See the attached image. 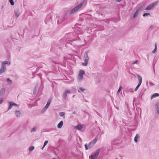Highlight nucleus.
<instances>
[{
  "mask_svg": "<svg viewBox=\"0 0 159 159\" xmlns=\"http://www.w3.org/2000/svg\"><path fill=\"white\" fill-rule=\"evenodd\" d=\"M148 15H149V13H144L143 15V16H147Z\"/></svg>",
  "mask_w": 159,
  "mask_h": 159,
  "instance_id": "30",
  "label": "nucleus"
},
{
  "mask_svg": "<svg viewBox=\"0 0 159 159\" xmlns=\"http://www.w3.org/2000/svg\"><path fill=\"white\" fill-rule=\"evenodd\" d=\"M84 146H85V148L86 149V150H88V147H87V145H86V144H85V145H84Z\"/></svg>",
  "mask_w": 159,
  "mask_h": 159,
  "instance_id": "32",
  "label": "nucleus"
},
{
  "mask_svg": "<svg viewBox=\"0 0 159 159\" xmlns=\"http://www.w3.org/2000/svg\"><path fill=\"white\" fill-rule=\"evenodd\" d=\"M84 3V1L81 2L80 4L78 5L77 7H75L74 8L76 11L80 9L83 5V3Z\"/></svg>",
  "mask_w": 159,
  "mask_h": 159,
  "instance_id": "7",
  "label": "nucleus"
},
{
  "mask_svg": "<svg viewBox=\"0 0 159 159\" xmlns=\"http://www.w3.org/2000/svg\"><path fill=\"white\" fill-rule=\"evenodd\" d=\"M6 70V67L5 66H4V64H3V65H2V68L0 69V74H1L2 73L4 72Z\"/></svg>",
  "mask_w": 159,
  "mask_h": 159,
  "instance_id": "8",
  "label": "nucleus"
},
{
  "mask_svg": "<svg viewBox=\"0 0 159 159\" xmlns=\"http://www.w3.org/2000/svg\"><path fill=\"white\" fill-rule=\"evenodd\" d=\"M138 77L139 80V84H141L142 82V78L141 77L139 76V75H138Z\"/></svg>",
  "mask_w": 159,
  "mask_h": 159,
  "instance_id": "15",
  "label": "nucleus"
},
{
  "mask_svg": "<svg viewBox=\"0 0 159 159\" xmlns=\"http://www.w3.org/2000/svg\"><path fill=\"white\" fill-rule=\"evenodd\" d=\"M2 101H3V100L2 99H0V104L2 102Z\"/></svg>",
  "mask_w": 159,
  "mask_h": 159,
  "instance_id": "34",
  "label": "nucleus"
},
{
  "mask_svg": "<svg viewBox=\"0 0 159 159\" xmlns=\"http://www.w3.org/2000/svg\"><path fill=\"white\" fill-rule=\"evenodd\" d=\"M76 11H75V9L74 8L71 11L70 13L71 14H73Z\"/></svg>",
  "mask_w": 159,
  "mask_h": 159,
  "instance_id": "26",
  "label": "nucleus"
},
{
  "mask_svg": "<svg viewBox=\"0 0 159 159\" xmlns=\"http://www.w3.org/2000/svg\"><path fill=\"white\" fill-rule=\"evenodd\" d=\"M75 127L77 129L80 130L82 128L83 126L80 125H78Z\"/></svg>",
  "mask_w": 159,
  "mask_h": 159,
  "instance_id": "16",
  "label": "nucleus"
},
{
  "mask_svg": "<svg viewBox=\"0 0 159 159\" xmlns=\"http://www.w3.org/2000/svg\"><path fill=\"white\" fill-rule=\"evenodd\" d=\"M80 89L81 91H83L85 90L82 87L80 88Z\"/></svg>",
  "mask_w": 159,
  "mask_h": 159,
  "instance_id": "31",
  "label": "nucleus"
},
{
  "mask_svg": "<svg viewBox=\"0 0 159 159\" xmlns=\"http://www.w3.org/2000/svg\"><path fill=\"white\" fill-rule=\"evenodd\" d=\"M3 64H4V66H5V65L6 64L9 65L10 64V62L8 61H6L2 62V65H3Z\"/></svg>",
  "mask_w": 159,
  "mask_h": 159,
  "instance_id": "18",
  "label": "nucleus"
},
{
  "mask_svg": "<svg viewBox=\"0 0 159 159\" xmlns=\"http://www.w3.org/2000/svg\"><path fill=\"white\" fill-rule=\"evenodd\" d=\"M98 139L96 138L94 139L92 142H90L89 144L88 147L89 148H91L93 145H94L97 141Z\"/></svg>",
  "mask_w": 159,
  "mask_h": 159,
  "instance_id": "3",
  "label": "nucleus"
},
{
  "mask_svg": "<svg viewBox=\"0 0 159 159\" xmlns=\"http://www.w3.org/2000/svg\"><path fill=\"white\" fill-rule=\"evenodd\" d=\"M141 7H139L136 10V11L134 13V14L133 16V18H135L138 15V13L141 10Z\"/></svg>",
  "mask_w": 159,
  "mask_h": 159,
  "instance_id": "6",
  "label": "nucleus"
},
{
  "mask_svg": "<svg viewBox=\"0 0 159 159\" xmlns=\"http://www.w3.org/2000/svg\"><path fill=\"white\" fill-rule=\"evenodd\" d=\"M157 4L156 2H155L152 3L148 6L146 8L145 10H150L152 8Z\"/></svg>",
  "mask_w": 159,
  "mask_h": 159,
  "instance_id": "2",
  "label": "nucleus"
},
{
  "mask_svg": "<svg viewBox=\"0 0 159 159\" xmlns=\"http://www.w3.org/2000/svg\"><path fill=\"white\" fill-rule=\"evenodd\" d=\"M70 93V91L69 90H66L64 93L63 96V97L64 98H66L67 94L68 93Z\"/></svg>",
  "mask_w": 159,
  "mask_h": 159,
  "instance_id": "9",
  "label": "nucleus"
},
{
  "mask_svg": "<svg viewBox=\"0 0 159 159\" xmlns=\"http://www.w3.org/2000/svg\"><path fill=\"white\" fill-rule=\"evenodd\" d=\"M141 84H138V85L137 86V87H136V88H135V89H134V90L135 91H136L138 90V89L139 87L141 85Z\"/></svg>",
  "mask_w": 159,
  "mask_h": 159,
  "instance_id": "21",
  "label": "nucleus"
},
{
  "mask_svg": "<svg viewBox=\"0 0 159 159\" xmlns=\"http://www.w3.org/2000/svg\"><path fill=\"white\" fill-rule=\"evenodd\" d=\"M116 159H118L117 158H116Z\"/></svg>",
  "mask_w": 159,
  "mask_h": 159,
  "instance_id": "40",
  "label": "nucleus"
},
{
  "mask_svg": "<svg viewBox=\"0 0 159 159\" xmlns=\"http://www.w3.org/2000/svg\"><path fill=\"white\" fill-rule=\"evenodd\" d=\"M88 60H89L88 56L87 54V53H86V57H85V58L84 59L85 62L84 63H82V65L84 66H87L88 64Z\"/></svg>",
  "mask_w": 159,
  "mask_h": 159,
  "instance_id": "5",
  "label": "nucleus"
},
{
  "mask_svg": "<svg viewBox=\"0 0 159 159\" xmlns=\"http://www.w3.org/2000/svg\"><path fill=\"white\" fill-rule=\"evenodd\" d=\"M122 87H121V86H120L118 89V91H117V93H119L120 92V91L121 90V89H122Z\"/></svg>",
  "mask_w": 159,
  "mask_h": 159,
  "instance_id": "27",
  "label": "nucleus"
},
{
  "mask_svg": "<svg viewBox=\"0 0 159 159\" xmlns=\"http://www.w3.org/2000/svg\"><path fill=\"white\" fill-rule=\"evenodd\" d=\"M34 147H31L30 148H29V150L31 151L34 150Z\"/></svg>",
  "mask_w": 159,
  "mask_h": 159,
  "instance_id": "29",
  "label": "nucleus"
},
{
  "mask_svg": "<svg viewBox=\"0 0 159 159\" xmlns=\"http://www.w3.org/2000/svg\"><path fill=\"white\" fill-rule=\"evenodd\" d=\"M100 151V149H99L97 152L91 155V157H90V158L91 159H96L97 157H98L99 152Z\"/></svg>",
  "mask_w": 159,
  "mask_h": 159,
  "instance_id": "1",
  "label": "nucleus"
},
{
  "mask_svg": "<svg viewBox=\"0 0 159 159\" xmlns=\"http://www.w3.org/2000/svg\"><path fill=\"white\" fill-rule=\"evenodd\" d=\"M117 2H119L121 1L122 0H116Z\"/></svg>",
  "mask_w": 159,
  "mask_h": 159,
  "instance_id": "35",
  "label": "nucleus"
},
{
  "mask_svg": "<svg viewBox=\"0 0 159 159\" xmlns=\"http://www.w3.org/2000/svg\"><path fill=\"white\" fill-rule=\"evenodd\" d=\"M75 113H76V112L75 111L73 112L72 113L73 114H75Z\"/></svg>",
  "mask_w": 159,
  "mask_h": 159,
  "instance_id": "37",
  "label": "nucleus"
},
{
  "mask_svg": "<svg viewBox=\"0 0 159 159\" xmlns=\"http://www.w3.org/2000/svg\"><path fill=\"white\" fill-rule=\"evenodd\" d=\"M139 137V135L138 134H136V136L134 138V141L136 142H137L138 141L137 139Z\"/></svg>",
  "mask_w": 159,
  "mask_h": 159,
  "instance_id": "19",
  "label": "nucleus"
},
{
  "mask_svg": "<svg viewBox=\"0 0 159 159\" xmlns=\"http://www.w3.org/2000/svg\"><path fill=\"white\" fill-rule=\"evenodd\" d=\"M5 90L4 88H2L1 89L0 94L1 95H3L5 93Z\"/></svg>",
  "mask_w": 159,
  "mask_h": 159,
  "instance_id": "13",
  "label": "nucleus"
},
{
  "mask_svg": "<svg viewBox=\"0 0 159 159\" xmlns=\"http://www.w3.org/2000/svg\"><path fill=\"white\" fill-rule=\"evenodd\" d=\"M59 115L61 116H63L65 115V113L63 112H61L60 113Z\"/></svg>",
  "mask_w": 159,
  "mask_h": 159,
  "instance_id": "25",
  "label": "nucleus"
},
{
  "mask_svg": "<svg viewBox=\"0 0 159 159\" xmlns=\"http://www.w3.org/2000/svg\"><path fill=\"white\" fill-rule=\"evenodd\" d=\"M15 114L17 117H20L21 115V113L19 111H16L15 112Z\"/></svg>",
  "mask_w": 159,
  "mask_h": 159,
  "instance_id": "17",
  "label": "nucleus"
},
{
  "mask_svg": "<svg viewBox=\"0 0 159 159\" xmlns=\"http://www.w3.org/2000/svg\"><path fill=\"white\" fill-rule=\"evenodd\" d=\"M9 104H10V106H9V109H10V108H11L12 107V106H13V105H14V106H16V104H15V103H14L13 102H9Z\"/></svg>",
  "mask_w": 159,
  "mask_h": 159,
  "instance_id": "14",
  "label": "nucleus"
},
{
  "mask_svg": "<svg viewBox=\"0 0 159 159\" xmlns=\"http://www.w3.org/2000/svg\"><path fill=\"white\" fill-rule=\"evenodd\" d=\"M84 74V72L83 70H80L78 75V78L80 80H82L83 78V75Z\"/></svg>",
  "mask_w": 159,
  "mask_h": 159,
  "instance_id": "4",
  "label": "nucleus"
},
{
  "mask_svg": "<svg viewBox=\"0 0 159 159\" xmlns=\"http://www.w3.org/2000/svg\"><path fill=\"white\" fill-rule=\"evenodd\" d=\"M156 49H157V45H156V43L155 48L152 51V52L153 53H155L156 51Z\"/></svg>",
  "mask_w": 159,
  "mask_h": 159,
  "instance_id": "28",
  "label": "nucleus"
},
{
  "mask_svg": "<svg viewBox=\"0 0 159 159\" xmlns=\"http://www.w3.org/2000/svg\"><path fill=\"white\" fill-rule=\"evenodd\" d=\"M63 125V122L62 121H60L57 125V127L58 128H61L62 127Z\"/></svg>",
  "mask_w": 159,
  "mask_h": 159,
  "instance_id": "12",
  "label": "nucleus"
},
{
  "mask_svg": "<svg viewBox=\"0 0 159 159\" xmlns=\"http://www.w3.org/2000/svg\"><path fill=\"white\" fill-rule=\"evenodd\" d=\"M153 26H152L151 25V26L150 27L151 28H153Z\"/></svg>",
  "mask_w": 159,
  "mask_h": 159,
  "instance_id": "38",
  "label": "nucleus"
},
{
  "mask_svg": "<svg viewBox=\"0 0 159 159\" xmlns=\"http://www.w3.org/2000/svg\"><path fill=\"white\" fill-rule=\"evenodd\" d=\"M138 62V61L136 60L134 62L133 64H135L137 63Z\"/></svg>",
  "mask_w": 159,
  "mask_h": 159,
  "instance_id": "33",
  "label": "nucleus"
},
{
  "mask_svg": "<svg viewBox=\"0 0 159 159\" xmlns=\"http://www.w3.org/2000/svg\"><path fill=\"white\" fill-rule=\"evenodd\" d=\"M9 2L11 4L12 6H13L14 4V2L13 1V0H9Z\"/></svg>",
  "mask_w": 159,
  "mask_h": 159,
  "instance_id": "23",
  "label": "nucleus"
},
{
  "mask_svg": "<svg viewBox=\"0 0 159 159\" xmlns=\"http://www.w3.org/2000/svg\"><path fill=\"white\" fill-rule=\"evenodd\" d=\"M48 143V141L46 140V141H45V142L44 143V144L43 146V148H42V150L44 148L47 144Z\"/></svg>",
  "mask_w": 159,
  "mask_h": 159,
  "instance_id": "20",
  "label": "nucleus"
},
{
  "mask_svg": "<svg viewBox=\"0 0 159 159\" xmlns=\"http://www.w3.org/2000/svg\"><path fill=\"white\" fill-rule=\"evenodd\" d=\"M7 82L9 84H11L12 83V81L9 78L7 79Z\"/></svg>",
  "mask_w": 159,
  "mask_h": 159,
  "instance_id": "24",
  "label": "nucleus"
},
{
  "mask_svg": "<svg viewBox=\"0 0 159 159\" xmlns=\"http://www.w3.org/2000/svg\"><path fill=\"white\" fill-rule=\"evenodd\" d=\"M157 112L158 114H159V108L157 109Z\"/></svg>",
  "mask_w": 159,
  "mask_h": 159,
  "instance_id": "36",
  "label": "nucleus"
},
{
  "mask_svg": "<svg viewBox=\"0 0 159 159\" xmlns=\"http://www.w3.org/2000/svg\"><path fill=\"white\" fill-rule=\"evenodd\" d=\"M37 129V127H34L33 128H32L31 130V132H34Z\"/></svg>",
  "mask_w": 159,
  "mask_h": 159,
  "instance_id": "22",
  "label": "nucleus"
},
{
  "mask_svg": "<svg viewBox=\"0 0 159 159\" xmlns=\"http://www.w3.org/2000/svg\"><path fill=\"white\" fill-rule=\"evenodd\" d=\"M56 159V158H54H54H53V159Z\"/></svg>",
  "mask_w": 159,
  "mask_h": 159,
  "instance_id": "39",
  "label": "nucleus"
},
{
  "mask_svg": "<svg viewBox=\"0 0 159 159\" xmlns=\"http://www.w3.org/2000/svg\"><path fill=\"white\" fill-rule=\"evenodd\" d=\"M51 101V99H50L47 102V103L44 107V108L47 109L49 105H50V104Z\"/></svg>",
  "mask_w": 159,
  "mask_h": 159,
  "instance_id": "10",
  "label": "nucleus"
},
{
  "mask_svg": "<svg viewBox=\"0 0 159 159\" xmlns=\"http://www.w3.org/2000/svg\"><path fill=\"white\" fill-rule=\"evenodd\" d=\"M159 96V94L158 93H155L153 94L151 97V99H152L154 98Z\"/></svg>",
  "mask_w": 159,
  "mask_h": 159,
  "instance_id": "11",
  "label": "nucleus"
}]
</instances>
